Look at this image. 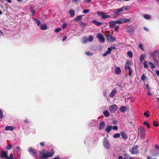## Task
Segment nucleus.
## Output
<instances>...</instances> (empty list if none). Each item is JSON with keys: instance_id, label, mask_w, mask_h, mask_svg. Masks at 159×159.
Returning <instances> with one entry per match:
<instances>
[{"instance_id": "7ed1b4c3", "label": "nucleus", "mask_w": 159, "mask_h": 159, "mask_svg": "<svg viewBox=\"0 0 159 159\" xmlns=\"http://www.w3.org/2000/svg\"><path fill=\"white\" fill-rule=\"evenodd\" d=\"M128 9L127 6H125L120 8L115 9L114 11V13L116 14H118L119 13L126 11Z\"/></svg>"}, {"instance_id": "f704fd0d", "label": "nucleus", "mask_w": 159, "mask_h": 159, "mask_svg": "<svg viewBox=\"0 0 159 159\" xmlns=\"http://www.w3.org/2000/svg\"><path fill=\"white\" fill-rule=\"evenodd\" d=\"M6 148L8 150H10L12 148V145H8Z\"/></svg>"}, {"instance_id": "6ab92c4d", "label": "nucleus", "mask_w": 159, "mask_h": 159, "mask_svg": "<svg viewBox=\"0 0 159 159\" xmlns=\"http://www.w3.org/2000/svg\"><path fill=\"white\" fill-rule=\"evenodd\" d=\"M40 29L42 30H45L47 29V25L46 24H43L40 25Z\"/></svg>"}, {"instance_id": "473e14b6", "label": "nucleus", "mask_w": 159, "mask_h": 159, "mask_svg": "<svg viewBox=\"0 0 159 159\" xmlns=\"http://www.w3.org/2000/svg\"><path fill=\"white\" fill-rule=\"evenodd\" d=\"M127 54L130 57H132L133 56V53L130 51H128L127 53Z\"/></svg>"}, {"instance_id": "423d86ee", "label": "nucleus", "mask_w": 159, "mask_h": 159, "mask_svg": "<svg viewBox=\"0 0 159 159\" xmlns=\"http://www.w3.org/2000/svg\"><path fill=\"white\" fill-rule=\"evenodd\" d=\"M138 134L141 135L142 138H143L145 136V131L144 129L142 127H140L139 129Z\"/></svg>"}, {"instance_id": "412c9836", "label": "nucleus", "mask_w": 159, "mask_h": 159, "mask_svg": "<svg viewBox=\"0 0 159 159\" xmlns=\"http://www.w3.org/2000/svg\"><path fill=\"white\" fill-rule=\"evenodd\" d=\"M69 13L71 17H73L75 15V11L73 9H70L69 11Z\"/></svg>"}, {"instance_id": "4d7b16f0", "label": "nucleus", "mask_w": 159, "mask_h": 159, "mask_svg": "<svg viewBox=\"0 0 159 159\" xmlns=\"http://www.w3.org/2000/svg\"><path fill=\"white\" fill-rule=\"evenodd\" d=\"M155 147L156 149H157V150H159V146H158L157 145H155Z\"/></svg>"}, {"instance_id": "2f4dec72", "label": "nucleus", "mask_w": 159, "mask_h": 159, "mask_svg": "<svg viewBox=\"0 0 159 159\" xmlns=\"http://www.w3.org/2000/svg\"><path fill=\"white\" fill-rule=\"evenodd\" d=\"M120 135V133H116L115 134L113 135V137L114 138H117L119 137Z\"/></svg>"}, {"instance_id": "cd10ccee", "label": "nucleus", "mask_w": 159, "mask_h": 159, "mask_svg": "<svg viewBox=\"0 0 159 159\" xmlns=\"http://www.w3.org/2000/svg\"><path fill=\"white\" fill-rule=\"evenodd\" d=\"M121 72L120 68L119 67H117L115 69V73L117 74H119Z\"/></svg>"}, {"instance_id": "4c0bfd02", "label": "nucleus", "mask_w": 159, "mask_h": 159, "mask_svg": "<svg viewBox=\"0 0 159 159\" xmlns=\"http://www.w3.org/2000/svg\"><path fill=\"white\" fill-rule=\"evenodd\" d=\"M145 56L143 55H141L140 57V60L141 61H143L144 59Z\"/></svg>"}, {"instance_id": "bb28decb", "label": "nucleus", "mask_w": 159, "mask_h": 159, "mask_svg": "<svg viewBox=\"0 0 159 159\" xmlns=\"http://www.w3.org/2000/svg\"><path fill=\"white\" fill-rule=\"evenodd\" d=\"M30 11L31 13L32 14V16H34L35 11L33 7L32 6L30 7Z\"/></svg>"}, {"instance_id": "0e129e2a", "label": "nucleus", "mask_w": 159, "mask_h": 159, "mask_svg": "<svg viewBox=\"0 0 159 159\" xmlns=\"http://www.w3.org/2000/svg\"><path fill=\"white\" fill-rule=\"evenodd\" d=\"M143 29H144V30H145L146 31H149V30H148V29L147 28H146L145 27H144L143 28Z\"/></svg>"}, {"instance_id": "13d9d810", "label": "nucleus", "mask_w": 159, "mask_h": 159, "mask_svg": "<svg viewBox=\"0 0 159 159\" xmlns=\"http://www.w3.org/2000/svg\"><path fill=\"white\" fill-rule=\"evenodd\" d=\"M80 25H84V26H85V25H86V24H85V23H84L82 22V21H81V22H80Z\"/></svg>"}, {"instance_id": "0eeeda50", "label": "nucleus", "mask_w": 159, "mask_h": 159, "mask_svg": "<svg viewBox=\"0 0 159 159\" xmlns=\"http://www.w3.org/2000/svg\"><path fill=\"white\" fill-rule=\"evenodd\" d=\"M97 14L99 16H101L102 18L105 19L107 18L110 17V16L106 15V13L102 11H98L97 12Z\"/></svg>"}, {"instance_id": "dca6fc26", "label": "nucleus", "mask_w": 159, "mask_h": 159, "mask_svg": "<svg viewBox=\"0 0 159 159\" xmlns=\"http://www.w3.org/2000/svg\"><path fill=\"white\" fill-rule=\"evenodd\" d=\"M116 20L114 21H110L109 22V27L111 28H113L116 26Z\"/></svg>"}, {"instance_id": "f257e3e1", "label": "nucleus", "mask_w": 159, "mask_h": 159, "mask_svg": "<svg viewBox=\"0 0 159 159\" xmlns=\"http://www.w3.org/2000/svg\"><path fill=\"white\" fill-rule=\"evenodd\" d=\"M54 154V152L53 150H52L51 152H48L45 153V150L42 149L39 152V158L41 159H47L49 157H51Z\"/></svg>"}, {"instance_id": "f03ea898", "label": "nucleus", "mask_w": 159, "mask_h": 159, "mask_svg": "<svg viewBox=\"0 0 159 159\" xmlns=\"http://www.w3.org/2000/svg\"><path fill=\"white\" fill-rule=\"evenodd\" d=\"M130 19H126L124 18H121L116 20V24H122L124 23H127L129 22Z\"/></svg>"}, {"instance_id": "c756f323", "label": "nucleus", "mask_w": 159, "mask_h": 159, "mask_svg": "<svg viewBox=\"0 0 159 159\" xmlns=\"http://www.w3.org/2000/svg\"><path fill=\"white\" fill-rule=\"evenodd\" d=\"M88 42L87 38L84 37L83 38L82 40V42L83 43H85Z\"/></svg>"}, {"instance_id": "2eb2a0df", "label": "nucleus", "mask_w": 159, "mask_h": 159, "mask_svg": "<svg viewBox=\"0 0 159 159\" xmlns=\"http://www.w3.org/2000/svg\"><path fill=\"white\" fill-rule=\"evenodd\" d=\"M117 90L114 89H113L109 94V96L110 98H113L116 94L117 93Z\"/></svg>"}, {"instance_id": "864d4df0", "label": "nucleus", "mask_w": 159, "mask_h": 159, "mask_svg": "<svg viewBox=\"0 0 159 159\" xmlns=\"http://www.w3.org/2000/svg\"><path fill=\"white\" fill-rule=\"evenodd\" d=\"M119 27V26L118 25V26L116 25L115 27H114L115 28V30L116 31H117L118 30Z\"/></svg>"}, {"instance_id": "49530a36", "label": "nucleus", "mask_w": 159, "mask_h": 159, "mask_svg": "<svg viewBox=\"0 0 159 159\" xmlns=\"http://www.w3.org/2000/svg\"><path fill=\"white\" fill-rule=\"evenodd\" d=\"M128 70L129 71V76H130L132 75V70L131 68L129 69Z\"/></svg>"}, {"instance_id": "69168bd1", "label": "nucleus", "mask_w": 159, "mask_h": 159, "mask_svg": "<svg viewBox=\"0 0 159 159\" xmlns=\"http://www.w3.org/2000/svg\"><path fill=\"white\" fill-rule=\"evenodd\" d=\"M24 122L25 123H29V121L27 119L25 120H24Z\"/></svg>"}, {"instance_id": "b1692460", "label": "nucleus", "mask_w": 159, "mask_h": 159, "mask_svg": "<svg viewBox=\"0 0 159 159\" xmlns=\"http://www.w3.org/2000/svg\"><path fill=\"white\" fill-rule=\"evenodd\" d=\"M127 110V108L125 106H123L121 107L120 108V110L122 112H125Z\"/></svg>"}, {"instance_id": "680f3d73", "label": "nucleus", "mask_w": 159, "mask_h": 159, "mask_svg": "<svg viewBox=\"0 0 159 159\" xmlns=\"http://www.w3.org/2000/svg\"><path fill=\"white\" fill-rule=\"evenodd\" d=\"M80 0H72V1L74 2H79Z\"/></svg>"}, {"instance_id": "7c9ffc66", "label": "nucleus", "mask_w": 159, "mask_h": 159, "mask_svg": "<svg viewBox=\"0 0 159 159\" xmlns=\"http://www.w3.org/2000/svg\"><path fill=\"white\" fill-rule=\"evenodd\" d=\"M103 114L106 117H108L109 115V113L108 111H105L103 112Z\"/></svg>"}, {"instance_id": "a211bd4d", "label": "nucleus", "mask_w": 159, "mask_h": 159, "mask_svg": "<svg viewBox=\"0 0 159 159\" xmlns=\"http://www.w3.org/2000/svg\"><path fill=\"white\" fill-rule=\"evenodd\" d=\"M130 62L129 61H126L125 66V69L126 70H127V69L129 70L131 68L130 67Z\"/></svg>"}, {"instance_id": "58836bf2", "label": "nucleus", "mask_w": 159, "mask_h": 159, "mask_svg": "<svg viewBox=\"0 0 159 159\" xmlns=\"http://www.w3.org/2000/svg\"><path fill=\"white\" fill-rule=\"evenodd\" d=\"M61 30V28H56L54 29L55 31L56 32H59Z\"/></svg>"}, {"instance_id": "4468645a", "label": "nucleus", "mask_w": 159, "mask_h": 159, "mask_svg": "<svg viewBox=\"0 0 159 159\" xmlns=\"http://www.w3.org/2000/svg\"><path fill=\"white\" fill-rule=\"evenodd\" d=\"M105 125V123L104 121H102L101 122L99 125L98 129L99 130H101L103 129Z\"/></svg>"}, {"instance_id": "72a5a7b5", "label": "nucleus", "mask_w": 159, "mask_h": 159, "mask_svg": "<svg viewBox=\"0 0 159 159\" xmlns=\"http://www.w3.org/2000/svg\"><path fill=\"white\" fill-rule=\"evenodd\" d=\"M34 20L35 21V22L37 24V25L39 26L40 25V21L37 19H34Z\"/></svg>"}, {"instance_id": "a878e982", "label": "nucleus", "mask_w": 159, "mask_h": 159, "mask_svg": "<svg viewBox=\"0 0 159 159\" xmlns=\"http://www.w3.org/2000/svg\"><path fill=\"white\" fill-rule=\"evenodd\" d=\"M92 22L95 25L97 26H100L102 24V22L97 21L95 20H93Z\"/></svg>"}, {"instance_id": "09e8293b", "label": "nucleus", "mask_w": 159, "mask_h": 159, "mask_svg": "<svg viewBox=\"0 0 159 159\" xmlns=\"http://www.w3.org/2000/svg\"><path fill=\"white\" fill-rule=\"evenodd\" d=\"M144 115L146 117H148L149 116L148 111H147V112H145L144 113Z\"/></svg>"}, {"instance_id": "774afa93", "label": "nucleus", "mask_w": 159, "mask_h": 159, "mask_svg": "<svg viewBox=\"0 0 159 159\" xmlns=\"http://www.w3.org/2000/svg\"><path fill=\"white\" fill-rule=\"evenodd\" d=\"M146 88L148 89H149L150 88L148 84H147L146 85Z\"/></svg>"}, {"instance_id": "4be33fe9", "label": "nucleus", "mask_w": 159, "mask_h": 159, "mask_svg": "<svg viewBox=\"0 0 159 159\" xmlns=\"http://www.w3.org/2000/svg\"><path fill=\"white\" fill-rule=\"evenodd\" d=\"M143 17L146 20H148L152 19L151 16L148 14H143Z\"/></svg>"}, {"instance_id": "ddd939ff", "label": "nucleus", "mask_w": 159, "mask_h": 159, "mask_svg": "<svg viewBox=\"0 0 159 159\" xmlns=\"http://www.w3.org/2000/svg\"><path fill=\"white\" fill-rule=\"evenodd\" d=\"M28 152L30 153H32L34 156L37 155V152L34 149L31 148H30L28 149Z\"/></svg>"}, {"instance_id": "5701e85b", "label": "nucleus", "mask_w": 159, "mask_h": 159, "mask_svg": "<svg viewBox=\"0 0 159 159\" xmlns=\"http://www.w3.org/2000/svg\"><path fill=\"white\" fill-rule=\"evenodd\" d=\"M112 128L111 125L108 126L106 128L105 130L107 133H108L111 130Z\"/></svg>"}, {"instance_id": "603ef678", "label": "nucleus", "mask_w": 159, "mask_h": 159, "mask_svg": "<svg viewBox=\"0 0 159 159\" xmlns=\"http://www.w3.org/2000/svg\"><path fill=\"white\" fill-rule=\"evenodd\" d=\"M112 129L114 130H117L118 129V127L116 125L114 126H113Z\"/></svg>"}, {"instance_id": "e2e57ef3", "label": "nucleus", "mask_w": 159, "mask_h": 159, "mask_svg": "<svg viewBox=\"0 0 159 159\" xmlns=\"http://www.w3.org/2000/svg\"><path fill=\"white\" fill-rule=\"evenodd\" d=\"M103 95L104 96L107 97V93L106 92H104L103 93Z\"/></svg>"}, {"instance_id": "052dcab7", "label": "nucleus", "mask_w": 159, "mask_h": 159, "mask_svg": "<svg viewBox=\"0 0 159 159\" xmlns=\"http://www.w3.org/2000/svg\"><path fill=\"white\" fill-rule=\"evenodd\" d=\"M67 38V37L66 36H65L63 38V39H62V41H64L65 40H66V39Z\"/></svg>"}, {"instance_id": "79ce46f5", "label": "nucleus", "mask_w": 159, "mask_h": 159, "mask_svg": "<svg viewBox=\"0 0 159 159\" xmlns=\"http://www.w3.org/2000/svg\"><path fill=\"white\" fill-rule=\"evenodd\" d=\"M143 66L144 68H146L148 67V64L145 61L143 63Z\"/></svg>"}, {"instance_id": "ea45409f", "label": "nucleus", "mask_w": 159, "mask_h": 159, "mask_svg": "<svg viewBox=\"0 0 159 159\" xmlns=\"http://www.w3.org/2000/svg\"><path fill=\"white\" fill-rule=\"evenodd\" d=\"M139 48L143 51H144L143 48V44H139Z\"/></svg>"}, {"instance_id": "393cba45", "label": "nucleus", "mask_w": 159, "mask_h": 159, "mask_svg": "<svg viewBox=\"0 0 159 159\" xmlns=\"http://www.w3.org/2000/svg\"><path fill=\"white\" fill-rule=\"evenodd\" d=\"M13 127L12 126H7L5 128L6 130L12 131L13 130Z\"/></svg>"}, {"instance_id": "8fccbe9b", "label": "nucleus", "mask_w": 159, "mask_h": 159, "mask_svg": "<svg viewBox=\"0 0 159 159\" xmlns=\"http://www.w3.org/2000/svg\"><path fill=\"white\" fill-rule=\"evenodd\" d=\"M15 150L17 152H20V148L19 147H17L16 148Z\"/></svg>"}, {"instance_id": "3c124183", "label": "nucleus", "mask_w": 159, "mask_h": 159, "mask_svg": "<svg viewBox=\"0 0 159 159\" xmlns=\"http://www.w3.org/2000/svg\"><path fill=\"white\" fill-rule=\"evenodd\" d=\"M154 151H155V152H156L155 150H152V151H151V153L152 154H153V155H157V154L158 153H157V152H156L155 154V153H154Z\"/></svg>"}, {"instance_id": "f8f14e48", "label": "nucleus", "mask_w": 159, "mask_h": 159, "mask_svg": "<svg viewBox=\"0 0 159 159\" xmlns=\"http://www.w3.org/2000/svg\"><path fill=\"white\" fill-rule=\"evenodd\" d=\"M8 151H4L3 150H2L1 152V157L2 158H5L7 159V157Z\"/></svg>"}, {"instance_id": "6e6d98bb", "label": "nucleus", "mask_w": 159, "mask_h": 159, "mask_svg": "<svg viewBox=\"0 0 159 159\" xmlns=\"http://www.w3.org/2000/svg\"><path fill=\"white\" fill-rule=\"evenodd\" d=\"M91 1V0H85V2L87 3H89Z\"/></svg>"}, {"instance_id": "37998d69", "label": "nucleus", "mask_w": 159, "mask_h": 159, "mask_svg": "<svg viewBox=\"0 0 159 159\" xmlns=\"http://www.w3.org/2000/svg\"><path fill=\"white\" fill-rule=\"evenodd\" d=\"M85 54L86 55L88 56L92 55H93V54L92 53H91L89 51L86 52H85Z\"/></svg>"}, {"instance_id": "9b49d317", "label": "nucleus", "mask_w": 159, "mask_h": 159, "mask_svg": "<svg viewBox=\"0 0 159 159\" xmlns=\"http://www.w3.org/2000/svg\"><path fill=\"white\" fill-rule=\"evenodd\" d=\"M117 109V106L115 104L111 105L109 107V110L111 113H114L116 111Z\"/></svg>"}, {"instance_id": "c85d7f7f", "label": "nucleus", "mask_w": 159, "mask_h": 159, "mask_svg": "<svg viewBox=\"0 0 159 159\" xmlns=\"http://www.w3.org/2000/svg\"><path fill=\"white\" fill-rule=\"evenodd\" d=\"M93 36L91 35H89V36L88 38H87V40H88V42H92L93 40Z\"/></svg>"}, {"instance_id": "c9c22d12", "label": "nucleus", "mask_w": 159, "mask_h": 159, "mask_svg": "<svg viewBox=\"0 0 159 159\" xmlns=\"http://www.w3.org/2000/svg\"><path fill=\"white\" fill-rule=\"evenodd\" d=\"M149 65H150V66H151V68L152 69H153V68H155V66L152 62H149Z\"/></svg>"}, {"instance_id": "9d476101", "label": "nucleus", "mask_w": 159, "mask_h": 159, "mask_svg": "<svg viewBox=\"0 0 159 159\" xmlns=\"http://www.w3.org/2000/svg\"><path fill=\"white\" fill-rule=\"evenodd\" d=\"M138 148V146L137 145L133 147L130 150L131 153L132 154H135L139 153Z\"/></svg>"}, {"instance_id": "e433bc0d", "label": "nucleus", "mask_w": 159, "mask_h": 159, "mask_svg": "<svg viewBox=\"0 0 159 159\" xmlns=\"http://www.w3.org/2000/svg\"><path fill=\"white\" fill-rule=\"evenodd\" d=\"M146 77L144 74H143L141 77V79L143 81H144L146 80Z\"/></svg>"}, {"instance_id": "1a4fd4ad", "label": "nucleus", "mask_w": 159, "mask_h": 159, "mask_svg": "<svg viewBox=\"0 0 159 159\" xmlns=\"http://www.w3.org/2000/svg\"><path fill=\"white\" fill-rule=\"evenodd\" d=\"M116 47L111 46L109 48L107 49V51H106L103 54V56L104 57L106 56L108 54L111 53V51L113 49H115Z\"/></svg>"}, {"instance_id": "20e7f679", "label": "nucleus", "mask_w": 159, "mask_h": 159, "mask_svg": "<svg viewBox=\"0 0 159 159\" xmlns=\"http://www.w3.org/2000/svg\"><path fill=\"white\" fill-rule=\"evenodd\" d=\"M97 39H99V42L100 43H103L105 42V38L103 34L101 33H98L96 35Z\"/></svg>"}, {"instance_id": "f3484780", "label": "nucleus", "mask_w": 159, "mask_h": 159, "mask_svg": "<svg viewBox=\"0 0 159 159\" xmlns=\"http://www.w3.org/2000/svg\"><path fill=\"white\" fill-rule=\"evenodd\" d=\"M120 134L123 139H126L128 138V137L124 131H122L121 132Z\"/></svg>"}, {"instance_id": "338daca9", "label": "nucleus", "mask_w": 159, "mask_h": 159, "mask_svg": "<svg viewBox=\"0 0 159 159\" xmlns=\"http://www.w3.org/2000/svg\"><path fill=\"white\" fill-rule=\"evenodd\" d=\"M118 159H123V157L121 156H120L119 157Z\"/></svg>"}, {"instance_id": "a19ab883", "label": "nucleus", "mask_w": 159, "mask_h": 159, "mask_svg": "<svg viewBox=\"0 0 159 159\" xmlns=\"http://www.w3.org/2000/svg\"><path fill=\"white\" fill-rule=\"evenodd\" d=\"M3 117V115L2 113V110L0 109V118L2 119Z\"/></svg>"}, {"instance_id": "5fc2aeb1", "label": "nucleus", "mask_w": 159, "mask_h": 159, "mask_svg": "<svg viewBox=\"0 0 159 159\" xmlns=\"http://www.w3.org/2000/svg\"><path fill=\"white\" fill-rule=\"evenodd\" d=\"M45 142H42L40 143V144L42 146H44L45 145Z\"/></svg>"}, {"instance_id": "de8ad7c7", "label": "nucleus", "mask_w": 159, "mask_h": 159, "mask_svg": "<svg viewBox=\"0 0 159 159\" xmlns=\"http://www.w3.org/2000/svg\"><path fill=\"white\" fill-rule=\"evenodd\" d=\"M89 10L88 9H86L83 10V13H86L89 12Z\"/></svg>"}, {"instance_id": "39448f33", "label": "nucleus", "mask_w": 159, "mask_h": 159, "mask_svg": "<svg viewBox=\"0 0 159 159\" xmlns=\"http://www.w3.org/2000/svg\"><path fill=\"white\" fill-rule=\"evenodd\" d=\"M103 145L104 147L107 149H109L110 148L109 141L105 137L104 138Z\"/></svg>"}, {"instance_id": "c03bdc74", "label": "nucleus", "mask_w": 159, "mask_h": 159, "mask_svg": "<svg viewBox=\"0 0 159 159\" xmlns=\"http://www.w3.org/2000/svg\"><path fill=\"white\" fill-rule=\"evenodd\" d=\"M153 125L155 126H158V123L156 121H153Z\"/></svg>"}, {"instance_id": "aec40b11", "label": "nucleus", "mask_w": 159, "mask_h": 159, "mask_svg": "<svg viewBox=\"0 0 159 159\" xmlns=\"http://www.w3.org/2000/svg\"><path fill=\"white\" fill-rule=\"evenodd\" d=\"M83 15H79L74 19V20L75 22H78L79 21L83 19Z\"/></svg>"}, {"instance_id": "bf43d9fd", "label": "nucleus", "mask_w": 159, "mask_h": 159, "mask_svg": "<svg viewBox=\"0 0 159 159\" xmlns=\"http://www.w3.org/2000/svg\"><path fill=\"white\" fill-rule=\"evenodd\" d=\"M156 73L157 75L158 76H159V70H157L156 71Z\"/></svg>"}, {"instance_id": "a18cd8bd", "label": "nucleus", "mask_w": 159, "mask_h": 159, "mask_svg": "<svg viewBox=\"0 0 159 159\" xmlns=\"http://www.w3.org/2000/svg\"><path fill=\"white\" fill-rule=\"evenodd\" d=\"M67 26V24L66 23H64L62 25V28L63 29H65Z\"/></svg>"}, {"instance_id": "6e6552de", "label": "nucleus", "mask_w": 159, "mask_h": 159, "mask_svg": "<svg viewBox=\"0 0 159 159\" xmlns=\"http://www.w3.org/2000/svg\"><path fill=\"white\" fill-rule=\"evenodd\" d=\"M106 36L108 42H113L116 40V39L112 35H110L109 33H107Z\"/></svg>"}]
</instances>
